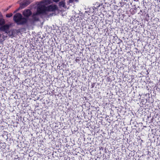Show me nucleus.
Listing matches in <instances>:
<instances>
[{
	"mask_svg": "<svg viewBox=\"0 0 160 160\" xmlns=\"http://www.w3.org/2000/svg\"><path fill=\"white\" fill-rule=\"evenodd\" d=\"M31 11L29 9L24 10L22 15L20 13H17L14 16L13 20L17 25H24L28 24L29 17L32 15Z\"/></svg>",
	"mask_w": 160,
	"mask_h": 160,
	"instance_id": "obj_1",
	"label": "nucleus"
},
{
	"mask_svg": "<svg viewBox=\"0 0 160 160\" xmlns=\"http://www.w3.org/2000/svg\"><path fill=\"white\" fill-rule=\"evenodd\" d=\"M44 14L46 13L47 11H54L58 10V8L56 5H50L47 7L45 6H40Z\"/></svg>",
	"mask_w": 160,
	"mask_h": 160,
	"instance_id": "obj_2",
	"label": "nucleus"
},
{
	"mask_svg": "<svg viewBox=\"0 0 160 160\" xmlns=\"http://www.w3.org/2000/svg\"><path fill=\"white\" fill-rule=\"evenodd\" d=\"M41 14H44L40 6L38 7L37 12L33 13L32 15V20L34 22L38 21L39 18L38 15Z\"/></svg>",
	"mask_w": 160,
	"mask_h": 160,
	"instance_id": "obj_3",
	"label": "nucleus"
},
{
	"mask_svg": "<svg viewBox=\"0 0 160 160\" xmlns=\"http://www.w3.org/2000/svg\"><path fill=\"white\" fill-rule=\"evenodd\" d=\"M11 25L9 24H6L2 25L0 27V31L4 32L5 33H6L9 35L10 36H12V32H11L9 30V28Z\"/></svg>",
	"mask_w": 160,
	"mask_h": 160,
	"instance_id": "obj_4",
	"label": "nucleus"
},
{
	"mask_svg": "<svg viewBox=\"0 0 160 160\" xmlns=\"http://www.w3.org/2000/svg\"><path fill=\"white\" fill-rule=\"evenodd\" d=\"M18 2V3L19 4L20 7L19 8L15 11V12L18 11L20 9L24 8L31 3V2L29 0H25L23 1V2Z\"/></svg>",
	"mask_w": 160,
	"mask_h": 160,
	"instance_id": "obj_5",
	"label": "nucleus"
},
{
	"mask_svg": "<svg viewBox=\"0 0 160 160\" xmlns=\"http://www.w3.org/2000/svg\"><path fill=\"white\" fill-rule=\"evenodd\" d=\"M51 3L50 0H43L41 1L38 4V7L39 6H45V5H48Z\"/></svg>",
	"mask_w": 160,
	"mask_h": 160,
	"instance_id": "obj_6",
	"label": "nucleus"
},
{
	"mask_svg": "<svg viewBox=\"0 0 160 160\" xmlns=\"http://www.w3.org/2000/svg\"><path fill=\"white\" fill-rule=\"evenodd\" d=\"M59 5L60 7L64 8L65 6V3L64 1H62L59 2Z\"/></svg>",
	"mask_w": 160,
	"mask_h": 160,
	"instance_id": "obj_7",
	"label": "nucleus"
},
{
	"mask_svg": "<svg viewBox=\"0 0 160 160\" xmlns=\"http://www.w3.org/2000/svg\"><path fill=\"white\" fill-rule=\"evenodd\" d=\"M5 23V21L4 19L1 18H0V26H2Z\"/></svg>",
	"mask_w": 160,
	"mask_h": 160,
	"instance_id": "obj_8",
	"label": "nucleus"
},
{
	"mask_svg": "<svg viewBox=\"0 0 160 160\" xmlns=\"http://www.w3.org/2000/svg\"><path fill=\"white\" fill-rule=\"evenodd\" d=\"M12 13H11L10 14H7L6 15V16L7 17H8V18H10L12 16Z\"/></svg>",
	"mask_w": 160,
	"mask_h": 160,
	"instance_id": "obj_9",
	"label": "nucleus"
},
{
	"mask_svg": "<svg viewBox=\"0 0 160 160\" xmlns=\"http://www.w3.org/2000/svg\"><path fill=\"white\" fill-rule=\"evenodd\" d=\"M1 38H3V39H5L4 36L3 35L0 34V40H2V39H1Z\"/></svg>",
	"mask_w": 160,
	"mask_h": 160,
	"instance_id": "obj_10",
	"label": "nucleus"
},
{
	"mask_svg": "<svg viewBox=\"0 0 160 160\" xmlns=\"http://www.w3.org/2000/svg\"><path fill=\"white\" fill-rule=\"evenodd\" d=\"M74 1V0H69V3H72Z\"/></svg>",
	"mask_w": 160,
	"mask_h": 160,
	"instance_id": "obj_11",
	"label": "nucleus"
},
{
	"mask_svg": "<svg viewBox=\"0 0 160 160\" xmlns=\"http://www.w3.org/2000/svg\"><path fill=\"white\" fill-rule=\"evenodd\" d=\"M59 1V0H53V1L54 2H58Z\"/></svg>",
	"mask_w": 160,
	"mask_h": 160,
	"instance_id": "obj_12",
	"label": "nucleus"
},
{
	"mask_svg": "<svg viewBox=\"0 0 160 160\" xmlns=\"http://www.w3.org/2000/svg\"><path fill=\"white\" fill-rule=\"evenodd\" d=\"M11 6H9L7 8V10H8L11 7Z\"/></svg>",
	"mask_w": 160,
	"mask_h": 160,
	"instance_id": "obj_13",
	"label": "nucleus"
},
{
	"mask_svg": "<svg viewBox=\"0 0 160 160\" xmlns=\"http://www.w3.org/2000/svg\"><path fill=\"white\" fill-rule=\"evenodd\" d=\"M2 15L1 14V12H0V18H2Z\"/></svg>",
	"mask_w": 160,
	"mask_h": 160,
	"instance_id": "obj_14",
	"label": "nucleus"
},
{
	"mask_svg": "<svg viewBox=\"0 0 160 160\" xmlns=\"http://www.w3.org/2000/svg\"><path fill=\"white\" fill-rule=\"evenodd\" d=\"M79 59H76V61L77 62H78V61H79Z\"/></svg>",
	"mask_w": 160,
	"mask_h": 160,
	"instance_id": "obj_15",
	"label": "nucleus"
},
{
	"mask_svg": "<svg viewBox=\"0 0 160 160\" xmlns=\"http://www.w3.org/2000/svg\"><path fill=\"white\" fill-rule=\"evenodd\" d=\"M92 85H93V84H92ZM92 87L93 88V87L94 86L93 85H92Z\"/></svg>",
	"mask_w": 160,
	"mask_h": 160,
	"instance_id": "obj_16",
	"label": "nucleus"
}]
</instances>
